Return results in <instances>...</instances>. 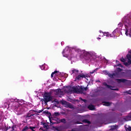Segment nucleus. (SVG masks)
I'll list each match as a JSON object with an SVG mask.
<instances>
[{"mask_svg": "<svg viewBox=\"0 0 131 131\" xmlns=\"http://www.w3.org/2000/svg\"><path fill=\"white\" fill-rule=\"evenodd\" d=\"M117 74L116 73L111 74L110 73V74H108V76L110 77V78H113V77H115V76H116Z\"/></svg>", "mask_w": 131, "mask_h": 131, "instance_id": "nucleus-17", "label": "nucleus"}, {"mask_svg": "<svg viewBox=\"0 0 131 131\" xmlns=\"http://www.w3.org/2000/svg\"><path fill=\"white\" fill-rule=\"evenodd\" d=\"M128 30L126 29V31H125V34L127 36L128 35Z\"/></svg>", "mask_w": 131, "mask_h": 131, "instance_id": "nucleus-33", "label": "nucleus"}, {"mask_svg": "<svg viewBox=\"0 0 131 131\" xmlns=\"http://www.w3.org/2000/svg\"><path fill=\"white\" fill-rule=\"evenodd\" d=\"M11 108L17 115H21L23 114L22 105L17 101H14L13 102Z\"/></svg>", "mask_w": 131, "mask_h": 131, "instance_id": "nucleus-1", "label": "nucleus"}, {"mask_svg": "<svg viewBox=\"0 0 131 131\" xmlns=\"http://www.w3.org/2000/svg\"><path fill=\"white\" fill-rule=\"evenodd\" d=\"M97 39H101V38L98 37Z\"/></svg>", "mask_w": 131, "mask_h": 131, "instance_id": "nucleus-45", "label": "nucleus"}, {"mask_svg": "<svg viewBox=\"0 0 131 131\" xmlns=\"http://www.w3.org/2000/svg\"><path fill=\"white\" fill-rule=\"evenodd\" d=\"M117 62H119V61L117 60V61H116V63H117Z\"/></svg>", "mask_w": 131, "mask_h": 131, "instance_id": "nucleus-49", "label": "nucleus"}, {"mask_svg": "<svg viewBox=\"0 0 131 131\" xmlns=\"http://www.w3.org/2000/svg\"><path fill=\"white\" fill-rule=\"evenodd\" d=\"M11 128H12V130H13V131L14 130V129H15V127L14 126V125L11 127Z\"/></svg>", "mask_w": 131, "mask_h": 131, "instance_id": "nucleus-35", "label": "nucleus"}, {"mask_svg": "<svg viewBox=\"0 0 131 131\" xmlns=\"http://www.w3.org/2000/svg\"><path fill=\"white\" fill-rule=\"evenodd\" d=\"M54 116H59L60 113L59 112H55L53 114Z\"/></svg>", "mask_w": 131, "mask_h": 131, "instance_id": "nucleus-29", "label": "nucleus"}, {"mask_svg": "<svg viewBox=\"0 0 131 131\" xmlns=\"http://www.w3.org/2000/svg\"><path fill=\"white\" fill-rule=\"evenodd\" d=\"M126 79H117V82H118L119 83H120L121 82H125V81H126Z\"/></svg>", "mask_w": 131, "mask_h": 131, "instance_id": "nucleus-16", "label": "nucleus"}, {"mask_svg": "<svg viewBox=\"0 0 131 131\" xmlns=\"http://www.w3.org/2000/svg\"><path fill=\"white\" fill-rule=\"evenodd\" d=\"M82 122H84V123H88V124H91V121H89L88 119L83 120Z\"/></svg>", "mask_w": 131, "mask_h": 131, "instance_id": "nucleus-21", "label": "nucleus"}, {"mask_svg": "<svg viewBox=\"0 0 131 131\" xmlns=\"http://www.w3.org/2000/svg\"><path fill=\"white\" fill-rule=\"evenodd\" d=\"M126 130L130 131L131 130V127H130V126H129L128 127L126 128Z\"/></svg>", "mask_w": 131, "mask_h": 131, "instance_id": "nucleus-32", "label": "nucleus"}, {"mask_svg": "<svg viewBox=\"0 0 131 131\" xmlns=\"http://www.w3.org/2000/svg\"><path fill=\"white\" fill-rule=\"evenodd\" d=\"M104 106H109L111 105V103L108 101L103 102Z\"/></svg>", "mask_w": 131, "mask_h": 131, "instance_id": "nucleus-20", "label": "nucleus"}, {"mask_svg": "<svg viewBox=\"0 0 131 131\" xmlns=\"http://www.w3.org/2000/svg\"><path fill=\"white\" fill-rule=\"evenodd\" d=\"M53 120H56L57 122V123H60V122H63V123H66V119H61L60 120V119L57 118V117H54L52 119Z\"/></svg>", "mask_w": 131, "mask_h": 131, "instance_id": "nucleus-6", "label": "nucleus"}, {"mask_svg": "<svg viewBox=\"0 0 131 131\" xmlns=\"http://www.w3.org/2000/svg\"><path fill=\"white\" fill-rule=\"evenodd\" d=\"M98 69L99 68H96L95 70L92 71V72H90V74H94L95 72H97V71H98Z\"/></svg>", "mask_w": 131, "mask_h": 131, "instance_id": "nucleus-26", "label": "nucleus"}, {"mask_svg": "<svg viewBox=\"0 0 131 131\" xmlns=\"http://www.w3.org/2000/svg\"><path fill=\"white\" fill-rule=\"evenodd\" d=\"M78 52H80V49H78Z\"/></svg>", "mask_w": 131, "mask_h": 131, "instance_id": "nucleus-44", "label": "nucleus"}, {"mask_svg": "<svg viewBox=\"0 0 131 131\" xmlns=\"http://www.w3.org/2000/svg\"><path fill=\"white\" fill-rule=\"evenodd\" d=\"M84 57H88V58H89V57H90V56H91V55L90 54V53L89 52H84Z\"/></svg>", "mask_w": 131, "mask_h": 131, "instance_id": "nucleus-22", "label": "nucleus"}, {"mask_svg": "<svg viewBox=\"0 0 131 131\" xmlns=\"http://www.w3.org/2000/svg\"><path fill=\"white\" fill-rule=\"evenodd\" d=\"M81 78H86V76H85V75L83 74H81L78 75L76 77V79H77V80H80Z\"/></svg>", "mask_w": 131, "mask_h": 131, "instance_id": "nucleus-7", "label": "nucleus"}, {"mask_svg": "<svg viewBox=\"0 0 131 131\" xmlns=\"http://www.w3.org/2000/svg\"><path fill=\"white\" fill-rule=\"evenodd\" d=\"M29 129V127L28 126H25L24 128L22 129V131H27Z\"/></svg>", "mask_w": 131, "mask_h": 131, "instance_id": "nucleus-27", "label": "nucleus"}, {"mask_svg": "<svg viewBox=\"0 0 131 131\" xmlns=\"http://www.w3.org/2000/svg\"><path fill=\"white\" fill-rule=\"evenodd\" d=\"M115 33H116V30H114L112 34V35H114V37H115Z\"/></svg>", "mask_w": 131, "mask_h": 131, "instance_id": "nucleus-30", "label": "nucleus"}, {"mask_svg": "<svg viewBox=\"0 0 131 131\" xmlns=\"http://www.w3.org/2000/svg\"><path fill=\"white\" fill-rule=\"evenodd\" d=\"M129 117L130 118V119H131V115L130 116H129Z\"/></svg>", "mask_w": 131, "mask_h": 131, "instance_id": "nucleus-46", "label": "nucleus"}, {"mask_svg": "<svg viewBox=\"0 0 131 131\" xmlns=\"http://www.w3.org/2000/svg\"><path fill=\"white\" fill-rule=\"evenodd\" d=\"M43 101L45 104H48L49 102L53 101V96L51 95L50 93L45 92L43 95Z\"/></svg>", "mask_w": 131, "mask_h": 131, "instance_id": "nucleus-2", "label": "nucleus"}, {"mask_svg": "<svg viewBox=\"0 0 131 131\" xmlns=\"http://www.w3.org/2000/svg\"><path fill=\"white\" fill-rule=\"evenodd\" d=\"M54 92L56 93L55 95H57V96H59V95H63V91L60 89L54 90Z\"/></svg>", "mask_w": 131, "mask_h": 131, "instance_id": "nucleus-10", "label": "nucleus"}, {"mask_svg": "<svg viewBox=\"0 0 131 131\" xmlns=\"http://www.w3.org/2000/svg\"><path fill=\"white\" fill-rule=\"evenodd\" d=\"M83 102H84V103H86V100L85 99H83Z\"/></svg>", "mask_w": 131, "mask_h": 131, "instance_id": "nucleus-38", "label": "nucleus"}, {"mask_svg": "<svg viewBox=\"0 0 131 131\" xmlns=\"http://www.w3.org/2000/svg\"><path fill=\"white\" fill-rule=\"evenodd\" d=\"M98 82H100V80L98 81Z\"/></svg>", "mask_w": 131, "mask_h": 131, "instance_id": "nucleus-50", "label": "nucleus"}, {"mask_svg": "<svg viewBox=\"0 0 131 131\" xmlns=\"http://www.w3.org/2000/svg\"><path fill=\"white\" fill-rule=\"evenodd\" d=\"M35 128H36V127L35 126H29V129H31L32 131H35Z\"/></svg>", "mask_w": 131, "mask_h": 131, "instance_id": "nucleus-23", "label": "nucleus"}, {"mask_svg": "<svg viewBox=\"0 0 131 131\" xmlns=\"http://www.w3.org/2000/svg\"><path fill=\"white\" fill-rule=\"evenodd\" d=\"M44 127H47V126H46V123H43Z\"/></svg>", "mask_w": 131, "mask_h": 131, "instance_id": "nucleus-41", "label": "nucleus"}, {"mask_svg": "<svg viewBox=\"0 0 131 131\" xmlns=\"http://www.w3.org/2000/svg\"><path fill=\"white\" fill-rule=\"evenodd\" d=\"M103 35H104V36H106L107 37H114V35H112V34L107 32H103Z\"/></svg>", "mask_w": 131, "mask_h": 131, "instance_id": "nucleus-12", "label": "nucleus"}, {"mask_svg": "<svg viewBox=\"0 0 131 131\" xmlns=\"http://www.w3.org/2000/svg\"><path fill=\"white\" fill-rule=\"evenodd\" d=\"M103 85H104V86H106L108 89H111V90H112L113 91H118V89H112L111 88H113L110 85H108L107 83L104 82L103 83Z\"/></svg>", "mask_w": 131, "mask_h": 131, "instance_id": "nucleus-11", "label": "nucleus"}, {"mask_svg": "<svg viewBox=\"0 0 131 131\" xmlns=\"http://www.w3.org/2000/svg\"><path fill=\"white\" fill-rule=\"evenodd\" d=\"M124 120L126 121H128L129 120H130V118H129V116H127L125 117V118H124Z\"/></svg>", "mask_w": 131, "mask_h": 131, "instance_id": "nucleus-28", "label": "nucleus"}, {"mask_svg": "<svg viewBox=\"0 0 131 131\" xmlns=\"http://www.w3.org/2000/svg\"><path fill=\"white\" fill-rule=\"evenodd\" d=\"M53 128H56V127H54V126H53Z\"/></svg>", "mask_w": 131, "mask_h": 131, "instance_id": "nucleus-48", "label": "nucleus"}, {"mask_svg": "<svg viewBox=\"0 0 131 131\" xmlns=\"http://www.w3.org/2000/svg\"><path fill=\"white\" fill-rule=\"evenodd\" d=\"M42 111H43V110H39L38 111H35V112H36V113H41V112H42Z\"/></svg>", "mask_w": 131, "mask_h": 131, "instance_id": "nucleus-31", "label": "nucleus"}, {"mask_svg": "<svg viewBox=\"0 0 131 131\" xmlns=\"http://www.w3.org/2000/svg\"><path fill=\"white\" fill-rule=\"evenodd\" d=\"M88 108L90 110H95V106L94 105H88Z\"/></svg>", "mask_w": 131, "mask_h": 131, "instance_id": "nucleus-19", "label": "nucleus"}, {"mask_svg": "<svg viewBox=\"0 0 131 131\" xmlns=\"http://www.w3.org/2000/svg\"><path fill=\"white\" fill-rule=\"evenodd\" d=\"M72 90H69L67 91H65V92L66 93H67L68 94H71V93H72V92H74L75 93H77V89H76V88L74 86V87H72Z\"/></svg>", "mask_w": 131, "mask_h": 131, "instance_id": "nucleus-9", "label": "nucleus"}, {"mask_svg": "<svg viewBox=\"0 0 131 131\" xmlns=\"http://www.w3.org/2000/svg\"><path fill=\"white\" fill-rule=\"evenodd\" d=\"M61 104H62V105H64L65 107H66L67 108H70V109H73L74 108V107L73 106V105H72V104H71L65 100H62L61 101Z\"/></svg>", "mask_w": 131, "mask_h": 131, "instance_id": "nucleus-5", "label": "nucleus"}, {"mask_svg": "<svg viewBox=\"0 0 131 131\" xmlns=\"http://www.w3.org/2000/svg\"><path fill=\"white\" fill-rule=\"evenodd\" d=\"M104 72H105L106 75H108V74H110V73H109V72H108L107 71H105Z\"/></svg>", "mask_w": 131, "mask_h": 131, "instance_id": "nucleus-34", "label": "nucleus"}, {"mask_svg": "<svg viewBox=\"0 0 131 131\" xmlns=\"http://www.w3.org/2000/svg\"><path fill=\"white\" fill-rule=\"evenodd\" d=\"M11 128V126H8L6 128V130H8V129H10Z\"/></svg>", "mask_w": 131, "mask_h": 131, "instance_id": "nucleus-36", "label": "nucleus"}, {"mask_svg": "<svg viewBox=\"0 0 131 131\" xmlns=\"http://www.w3.org/2000/svg\"><path fill=\"white\" fill-rule=\"evenodd\" d=\"M118 70H119V71H121V70H122L121 69H120V68H119Z\"/></svg>", "mask_w": 131, "mask_h": 131, "instance_id": "nucleus-43", "label": "nucleus"}, {"mask_svg": "<svg viewBox=\"0 0 131 131\" xmlns=\"http://www.w3.org/2000/svg\"><path fill=\"white\" fill-rule=\"evenodd\" d=\"M100 33H102V31H100Z\"/></svg>", "mask_w": 131, "mask_h": 131, "instance_id": "nucleus-47", "label": "nucleus"}, {"mask_svg": "<svg viewBox=\"0 0 131 131\" xmlns=\"http://www.w3.org/2000/svg\"><path fill=\"white\" fill-rule=\"evenodd\" d=\"M56 129H58V128H56Z\"/></svg>", "mask_w": 131, "mask_h": 131, "instance_id": "nucleus-52", "label": "nucleus"}, {"mask_svg": "<svg viewBox=\"0 0 131 131\" xmlns=\"http://www.w3.org/2000/svg\"><path fill=\"white\" fill-rule=\"evenodd\" d=\"M72 123H74V124H81V123L78 121H76V119H73V120L71 121Z\"/></svg>", "mask_w": 131, "mask_h": 131, "instance_id": "nucleus-14", "label": "nucleus"}, {"mask_svg": "<svg viewBox=\"0 0 131 131\" xmlns=\"http://www.w3.org/2000/svg\"><path fill=\"white\" fill-rule=\"evenodd\" d=\"M118 66H119L120 67L122 68V64H121V63H119V64H118Z\"/></svg>", "mask_w": 131, "mask_h": 131, "instance_id": "nucleus-37", "label": "nucleus"}, {"mask_svg": "<svg viewBox=\"0 0 131 131\" xmlns=\"http://www.w3.org/2000/svg\"><path fill=\"white\" fill-rule=\"evenodd\" d=\"M126 58L128 60L127 62H125V59L123 58V57L120 58V61L121 62H123L125 66H126L127 67L131 64V50L129 51V54L126 55Z\"/></svg>", "mask_w": 131, "mask_h": 131, "instance_id": "nucleus-3", "label": "nucleus"}, {"mask_svg": "<svg viewBox=\"0 0 131 131\" xmlns=\"http://www.w3.org/2000/svg\"><path fill=\"white\" fill-rule=\"evenodd\" d=\"M58 73H59V72L58 71H55L54 72H52V73L51 74L52 78H53L54 77V76H57Z\"/></svg>", "mask_w": 131, "mask_h": 131, "instance_id": "nucleus-15", "label": "nucleus"}, {"mask_svg": "<svg viewBox=\"0 0 131 131\" xmlns=\"http://www.w3.org/2000/svg\"><path fill=\"white\" fill-rule=\"evenodd\" d=\"M79 100H80L81 101H83V99H82L81 97H80Z\"/></svg>", "mask_w": 131, "mask_h": 131, "instance_id": "nucleus-39", "label": "nucleus"}, {"mask_svg": "<svg viewBox=\"0 0 131 131\" xmlns=\"http://www.w3.org/2000/svg\"><path fill=\"white\" fill-rule=\"evenodd\" d=\"M123 22L126 27H130V35H131V18L130 17H127L124 19Z\"/></svg>", "mask_w": 131, "mask_h": 131, "instance_id": "nucleus-4", "label": "nucleus"}, {"mask_svg": "<svg viewBox=\"0 0 131 131\" xmlns=\"http://www.w3.org/2000/svg\"><path fill=\"white\" fill-rule=\"evenodd\" d=\"M72 71V74H74V73H78V72H79L78 70H76V69H74Z\"/></svg>", "mask_w": 131, "mask_h": 131, "instance_id": "nucleus-25", "label": "nucleus"}, {"mask_svg": "<svg viewBox=\"0 0 131 131\" xmlns=\"http://www.w3.org/2000/svg\"><path fill=\"white\" fill-rule=\"evenodd\" d=\"M111 128H110V130H115V129H116L117 127H118V125H115L111 126Z\"/></svg>", "mask_w": 131, "mask_h": 131, "instance_id": "nucleus-18", "label": "nucleus"}, {"mask_svg": "<svg viewBox=\"0 0 131 131\" xmlns=\"http://www.w3.org/2000/svg\"><path fill=\"white\" fill-rule=\"evenodd\" d=\"M34 112H35V111H34V110L30 111L29 113H28L27 114L26 118H29V117H31V113H33Z\"/></svg>", "mask_w": 131, "mask_h": 131, "instance_id": "nucleus-13", "label": "nucleus"}, {"mask_svg": "<svg viewBox=\"0 0 131 131\" xmlns=\"http://www.w3.org/2000/svg\"><path fill=\"white\" fill-rule=\"evenodd\" d=\"M129 95H131V93H129Z\"/></svg>", "mask_w": 131, "mask_h": 131, "instance_id": "nucleus-51", "label": "nucleus"}, {"mask_svg": "<svg viewBox=\"0 0 131 131\" xmlns=\"http://www.w3.org/2000/svg\"><path fill=\"white\" fill-rule=\"evenodd\" d=\"M4 107L5 108H10V104L7 102H5L4 103Z\"/></svg>", "mask_w": 131, "mask_h": 131, "instance_id": "nucleus-24", "label": "nucleus"}, {"mask_svg": "<svg viewBox=\"0 0 131 131\" xmlns=\"http://www.w3.org/2000/svg\"><path fill=\"white\" fill-rule=\"evenodd\" d=\"M88 86L84 87L83 86H81L79 88V92L81 94H83V92H84V91H88Z\"/></svg>", "mask_w": 131, "mask_h": 131, "instance_id": "nucleus-8", "label": "nucleus"}, {"mask_svg": "<svg viewBox=\"0 0 131 131\" xmlns=\"http://www.w3.org/2000/svg\"><path fill=\"white\" fill-rule=\"evenodd\" d=\"M50 122H51V123L52 124H55V122H52V121H50Z\"/></svg>", "mask_w": 131, "mask_h": 131, "instance_id": "nucleus-40", "label": "nucleus"}, {"mask_svg": "<svg viewBox=\"0 0 131 131\" xmlns=\"http://www.w3.org/2000/svg\"><path fill=\"white\" fill-rule=\"evenodd\" d=\"M35 114H31V117H32V116H34Z\"/></svg>", "mask_w": 131, "mask_h": 131, "instance_id": "nucleus-42", "label": "nucleus"}]
</instances>
